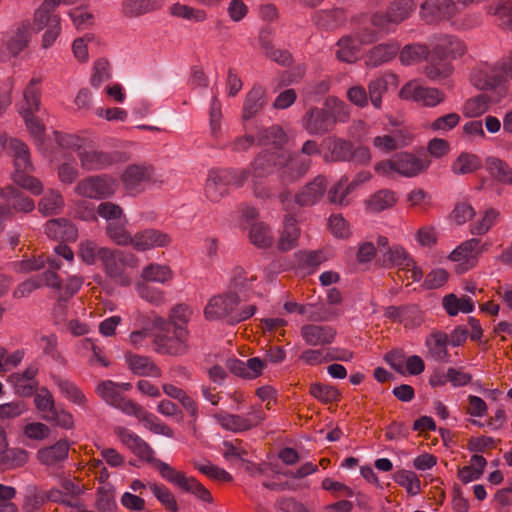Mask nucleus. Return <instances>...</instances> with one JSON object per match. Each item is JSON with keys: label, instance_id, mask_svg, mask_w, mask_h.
<instances>
[{"label": "nucleus", "instance_id": "1", "mask_svg": "<svg viewBox=\"0 0 512 512\" xmlns=\"http://www.w3.org/2000/svg\"><path fill=\"white\" fill-rule=\"evenodd\" d=\"M240 297L236 292H227L213 296L204 309L207 320L223 319L230 325H235L251 318L257 311L254 304L238 308Z\"/></svg>", "mask_w": 512, "mask_h": 512}, {"label": "nucleus", "instance_id": "2", "mask_svg": "<svg viewBox=\"0 0 512 512\" xmlns=\"http://www.w3.org/2000/svg\"><path fill=\"white\" fill-rule=\"evenodd\" d=\"M98 258L106 275L116 284L124 287L131 285V277L125 272V267L138 266V259L133 253L101 247L98 250Z\"/></svg>", "mask_w": 512, "mask_h": 512}, {"label": "nucleus", "instance_id": "3", "mask_svg": "<svg viewBox=\"0 0 512 512\" xmlns=\"http://www.w3.org/2000/svg\"><path fill=\"white\" fill-rule=\"evenodd\" d=\"M506 79H512V51L494 65L481 70L475 77V86L481 90L499 88L500 95L504 97L507 94V88L503 86Z\"/></svg>", "mask_w": 512, "mask_h": 512}, {"label": "nucleus", "instance_id": "4", "mask_svg": "<svg viewBox=\"0 0 512 512\" xmlns=\"http://www.w3.org/2000/svg\"><path fill=\"white\" fill-rule=\"evenodd\" d=\"M188 340V328L176 326L172 329V332L154 334V351L158 354L174 357L183 356L189 351Z\"/></svg>", "mask_w": 512, "mask_h": 512}, {"label": "nucleus", "instance_id": "5", "mask_svg": "<svg viewBox=\"0 0 512 512\" xmlns=\"http://www.w3.org/2000/svg\"><path fill=\"white\" fill-rule=\"evenodd\" d=\"M117 189L118 182L114 177L101 174L80 180L75 187V193L90 199H107L113 196Z\"/></svg>", "mask_w": 512, "mask_h": 512}, {"label": "nucleus", "instance_id": "6", "mask_svg": "<svg viewBox=\"0 0 512 512\" xmlns=\"http://www.w3.org/2000/svg\"><path fill=\"white\" fill-rule=\"evenodd\" d=\"M312 159L295 152H282L278 179L284 186L300 181L310 170Z\"/></svg>", "mask_w": 512, "mask_h": 512}, {"label": "nucleus", "instance_id": "7", "mask_svg": "<svg viewBox=\"0 0 512 512\" xmlns=\"http://www.w3.org/2000/svg\"><path fill=\"white\" fill-rule=\"evenodd\" d=\"M118 436L121 442L137 457L149 464H152L158 470L161 477H163L171 467L168 463L156 458L151 446L137 434L122 428L120 429Z\"/></svg>", "mask_w": 512, "mask_h": 512}, {"label": "nucleus", "instance_id": "8", "mask_svg": "<svg viewBox=\"0 0 512 512\" xmlns=\"http://www.w3.org/2000/svg\"><path fill=\"white\" fill-rule=\"evenodd\" d=\"M484 246H480V240L471 238L458 245L448 256V258L457 262L455 272L463 274L475 267L479 256L483 253Z\"/></svg>", "mask_w": 512, "mask_h": 512}, {"label": "nucleus", "instance_id": "9", "mask_svg": "<svg viewBox=\"0 0 512 512\" xmlns=\"http://www.w3.org/2000/svg\"><path fill=\"white\" fill-rule=\"evenodd\" d=\"M162 478L183 492L194 495L198 500L204 503H213L211 492L195 477H188L184 472L178 471L171 466Z\"/></svg>", "mask_w": 512, "mask_h": 512}, {"label": "nucleus", "instance_id": "10", "mask_svg": "<svg viewBox=\"0 0 512 512\" xmlns=\"http://www.w3.org/2000/svg\"><path fill=\"white\" fill-rule=\"evenodd\" d=\"M96 393L110 406H113L127 415L136 414L140 404L126 399L120 392V386L111 380L100 382L96 387Z\"/></svg>", "mask_w": 512, "mask_h": 512}, {"label": "nucleus", "instance_id": "11", "mask_svg": "<svg viewBox=\"0 0 512 512\" xmlns=\"http://www.w3.org/2000/svg\"><path fill=\"white\" fill-rule=\"evenodd\" d=\"M336 124L334 113L326 108L312 107L302 118V125L310 135H324Z\"/></svg>", "mask_w": 512, "mask_h": 512}, {"label": "nucleus", "instance_id": "12", "mask_svg": "<svg viewBox=\"0 0 512 512\" xmlns=\"http://www.w3.org/2000/svg\"><path fill=\"white\" fill-rule=\"evenodd\" d=\"M400 97L421 103L425 107H436L445 101L446 94L438 88L408 83L402 87Z\"/></svg>", "mask_w": 512, "mask_h": 512}, {"label": "nucleus", "instance_id": "13", "mask_svg": "<svg viewBox=\"0 0 512 512\" xmlns=\"http://www.w3.org/2000/svg\"><path fill=\"white\" fill-rule=\"evenodd\" d=\"M154 168L152 165L132 164L121 175L125 190L130 195H137L143 191V185L152 180Z\"/></svg>", "mask_w": 512, "mask_h": 512}, {"label": "nucleus", "instance_id": "14", "mask_svg": "<svg viewBox=\"0 0 512 512\" xmlns=\"http://www.w3.org/2000/svg\"><path fill=\"white\" fill-rule=\"evenodd\" d=\"M31 23L29 20L17 23L5 35L3 41V52H7L10 57H17L24 51L31 40Z\"/></svg>", "mask_w": 512, "mask_h": 512}, {"label": "nucleus", "instance_id": "15", "mask_svg": "<svg viewBox=\"0 0 512 512\" xmlns=\"http://www.w3.org/2000/svg\"><path fill=\"white\" fill-rule=\"evenodd\" d=\"M78 158L81 167L86 171H99L107 169L120 160V153L117 151L105 152L102 150H87L82 149L78 151Z\"/></svg>", "mask_w": 512, "mask_h": 512}, {"label": "nucleus", "instance_id": "16", "mask_svg": "<svg viewBox=\"0 0 512 512\" xmlns=\"http://www.w3.org/2000/svg\"><path fill=\"white\" fill-rule=\"evenodd\" d=\"M327 186L326 176L323 174L317 175L295 194V203L300 207H311L317 204L324 197Z\"/></svg>", "mask_w": 512, "mask_h": 512}, {"label": "nucleus", "instance_id": "17", "mask_svg": "<svg viewBox=\"0 0 512 512\" xmlns=\"http://www.w3.org/2000/svg\"><path fill=\"white\" fill-rule=\"evenodd\" d=\"M323 160L326 163L351 161L353 143L339 137H327L322 140Z\"/></svg>", "mask_w": 512, "mask_h": 512}, {"label": "nucleus", "instance_id": "18", "mask_svg": "<svg viewBox=\"0 0 512 512\" xmlns=\"http://www.w3.org/2000/svg\"><path fill=\"white\" fill-rule=\"evenodd\" d=\"M230 174L223 168L211 169L205 184V195L212 202H219L229 193Z\"/></svg>", "mask_w": 512, "mask_h": 512}, {"label": "nucleus", "instance_id": "19", "mask_svg": "<svg viewBox=\"0 0 512 512\" xmlns=\"http://www.w3.org/2000/svg\"><path fill=\"white\" fill-rule=\"evenodd\" d=\"M45 233L48 238L58 242H75L78 238L76 225L67 218H53L46 222Z\"/></svg>", "mask_w": 512, "mask_h": 512}, {"label": "nucleus", "instance_id": "20", "mask_svg": "<svg viewBox=\"0 0 512 512\" xmlns=\"http://www.w3.org/2000/svg\"><path fill=\"white\" fill-rule=\"evenodd\" d=\"M455 13L456 4L452 0H425L420 6V17L428 24Z\"/></svg>", "mask_w": 512, "mask_h": 512}, {"label": "nucleus", "instance_id": "21", "mask_svg": "<svg viewBox=\"0 0 512 512\" xmlns=\"http://www.w3.org/2000/svg\"><path fill=\"white\" fill-rule=\"evenodd\" d=\"M172 239L168 233L158 229H144L133 236L132 246L137 251H147L156 247L170 245Z\"/></svg>", "mask_w": 512, "mask_h": 512}, {"label": "nucleus", "instance_id": "22", "mask_svg": "<svg viewBox=\"0 0 512 512\" xmlns=\"http://www.w3.org/2000/svg\"><path fill=\"white\" fill-rule=\"evenodd\" d=\"M283 151L265 149L259 152L251 162L255 177H267L275 171L279 173Z\"/></svg>", "mask_w": 512, "mask_h": 512}, {"label": "nucleus", "instance_id": "23", "mask_svg": "<svg viewBox=\"0 0 512 512\" xmlns=\"http://www.w3.org/2000/svg\"><path fill=\"white\" fill-rule=\"evenodd\" d=\"M70 450L68 439H60L55 444L37 451L38 461L48 467H59L67 460Z\"/></svg>", "mask_w": 512, "mask_h": 512}, {"label": "nucleus", "instance_id": "24", "mask_svg": "<svg viewBox=\"0 0 512 512\" xmlns=\"http://www.w3.org/2000/svg\"><path fill=\"white\" fill-rule=\"evenodd\" d=\"M336 330L331 326L306 324L301 327V336L309 346H324L334 342Z\"/></svg>", "mask_w": 512, "mask_h": 512}, {"label": "nucleus", "instance_id": "25", "mask_svg": "<svg viewBox=\"0 0 512 512\" xmlns=\"http://www.w3.org/2000/svg\"><path fill=\"white\" fill-rule=\"evenodd\" d=\"M266 89L260 84H254L245 96L242 115L243 121H248L258 115L265 107Z\"/></svg>", "mask_w": 512, "mask_h": 512}, {"label": "nucleus", "instance_id": "26", "mask_svg": "<svg viewBox=\"0 0 512 512\" xmlns=\"http://www.w3.org/2000/svg\"><path fill=\"white\" fill-rule=\"evenodd\" d=\"M395 172L405 177H414L429 167V161L414 156L411 153L401 152L393 157Z\"/></svg>", "mask_w": 512, "mask_h": 512}, {"label": "nucleus", "instance_id": "27", "mask_svg": "<svg viewBox=\"0 0 512 512\" xmlns=\"http://www.w3.org/2000/svg\"><path fill=\"white\" fill-rule=\"evenodd\" d=\"M271 30L262 29L259 34V43L264 50L265 56L283 67H289L293 64L292 54L286 49H277L271 39Z\"/></svg>", "mask_w": 512, "mask_h": 512}, {"label": "nucleus", "instance_id": "28", "mask_svg": "<svg viewBox=\"0 0 512 512\" xmlns=\"http://www.w3.org/2000/svg\"><path fill=\"white\" fill-rule=\"evenodd\" d=\"M312 20L321 29L335 30L346 23L347 12L341 7L319 10L313 15Z\"/></svg>", "mask_w": 512, "mask_h": 512}, {"label": "nucleus", "instance_id": "29", "mask_svg": "<svg viewBox=\"0 0 512 512\" xmlns=\"http://www.w3.org/2000/svg\"><path fill=\"white\" fill-rule=\"evenodd\" d=\"M425 345L428 349L430 356L440 363H447L450 361V354L448 352L449 336L442 331H435L426 337Z\"/></svg>", "mask_w": 512, "mask_h": 512}, {"label": "nucleus", "instance_id": "30", "mask_svg": "<svg viewBox=\"0 0 512 512\" xmlns=\"http://www.w3.org/2000/svg\"><path fill=\"white\" fill-rule=\"evenodd\" d=\"M125 360L129 369L137 376H161V369L149 356L128 352L125 354Z\"/></svg>", "mask_w": 512, "mask_h": 512}, {"label": "nucleus", "instance_id": "31", "mask_svg": "<svg viewBox=\"0 0 512 512\" xmlns=\"http://www.w3.org/2000/svg\"><path fill=\"white\" fill-rule=\"evenodd\" d=\"M300 228L295 214L287 213L284 217V228L280 235L277 247L282 252L292 250L298 245Z\"/></svg>", "mask_w": 512, "mask_h": 512}, {"label": "nucleus", "instance_id": "32", "mask_svg": "<svg viewBox=\"0 0 512 512\" xmlns=\"http://www.w3.org/2000/svg\"><path fill=\"white\" fill-rule=\"evenodd\" d=\"M429 62L425 67V75L432 81L446 79L452 74L453 66L447 57L437 55L435 49L430 51Z\"/></svg>", "mask_w": 512, "mask_h": 512}, {"label": "nucleus", "instance_id": "33", "mask_svg": "<svg viewBox=\"0 0 512 512\" xmlns=\"http://www.w3.org/2000/svg\"><path fill=\"white\" fill-rule=\"evenodd\" d=\"M398 197L390 189H381L365 200V208L370 213H380L396 205Z\"/></svg>", "mask_w": 512, "mask_h": 512}, {"label": "nucleus", "instance_id": "34", "mask_svg": "<svg viewBox=\"0 0 512 512\" xmlns=\"http://www.w3.org/2000/svg\"><path fill=\"white\" fill-rule=\"evenodd\" d=\"M258 146H273L275 151H282V148L288 142V136L279 125H272L268 128L262 129L257 133Z\"/></svg>", "mask_w": 512, "mask_h": 512}, {"label": "nucleus", "instance_id": "35", "mask_svg": "<svg viewBox=\"0 0 512 512\" xmlns=\"http://www.w3.org/2000/svg\"><path fill=\"white\" fill-rule=\"evenodd\" d=\"M0 197L6 202H11L14 211L29 213L34 210L35 203L30 197L24 194L13 186H6L1 188Z\"/></svg>", "mask_w": 512, "mask_h": 512}, {"label": "nucleus", "instance_id": "36", "mask_svg": "<svg viewBox=\"0 0 512 512\" xmlns=\"http://www.w3.org/2000/svg\"><path fill=\"white\" fill-rule=\"evenodd\" d=\"M399 51L396 43H382L374 46L366 56V63L371 67H378L392 60Z\"/></svg>", "mask_w": 512, "mask_h": 512}, {"label": "nucleus", "instance_id": "37", "mask_svg": "<svg viewBox=\"0 0 512 512\" xmlns=\"http://www.w3.org/2000/svg\"><path fill=\"white\" fill-rule=\"evenodd\" d=\"M412 263L413 257L401 245H393L383 252L382 265L386 268L399 267L401 269H409Z\"/></svg>", "mask_w": 512, "mask_h": 512}, {"label": "nucleus", "instance_id": "38", "mask_svg": "<svg viewBox=\"0 0 512 512\" xmlns=\"http://www.w3.org/2000/svg\"><path fill=\"white\" fill-rule=\"evenodd\" d=\"M396 76L388 73L372 79L368 84V98L376 109L382 107V96L388 91L390 81H395Z\"/></svg>", "mask_w": 512, "mask_h": 512}, {"label": "nucleus", "instance_id": "39", "mask_svg": "<svg viewBox=\"0 0 512 512\" xmlns=\"http://www.w3.org/2000/svg\"><path fill=\"white\" fill-rule=\"evenodd\" d=\"M430 49L426 44L412 43L405 45L399 53V60L405 66L414 65L427 60Z\"/></svg>", "mask_w": 512, "mask_h": 512}, {"label": "nucleus", "instance_id": "40", "mask_svg": "<svg viewBox=\"0 0 512 512\" xmlns=\"http://www.w3.org/2000/svg\"><path fill=\"white\" fill-rule=\"evenodd\" d=\"M51 378L65 398L81 407L86 406L87 398L74 382L58 375H52Z\"/></svg>", "mask_w": 512, "mask_h": 512}, {"label": "nucleus", "instance_id": "41", "mask_svg": "<svg viewBox=\"0 0 512 512\" xmlns=\"http://www.w3.org/2000/svg\"><path fill=\"white\" fill-rule=\"evenodd\" d=\"M434 49L437 55L447 57L448 59H456L466 52L464 42L451 35L444 36L441 41L435 45Z\"/></svg>", "mask_w": 512, "mask_h": 512}, {"label": "nucleus", "instance_id": "42", "mask_svg": "<svg viewBox=\"0 0 512 512\" xmlns=\"http://www.w3.org/2000/svg\"><path fill=\"white\" fill-rule=\"evenodd\" d=\"M134 416L140 421L144 422L145 426L153 433L163 435L169 438L174 437L173 429L159 421L158 417L147 411L143 406H140L134 414Z\"/></svg>", "mask_w": 512, "mask_h": 512}, {"label": "nucleus", "instance_id": "43", "mask_svg": "<svg viewBox=\"0 0 512 512\" xmlns=\"http://www.w3.org/2000/svg\"><path fill=\"white\" fill-rule=\"evenodd\" d=\"M134 416L140 421L144 422L145 426L153 433L163 435L169 438L174 437L173 429L159 421L158 417L147 411L143 406H140L134 414Z\"/></svg>", "mask_w": 512, "mask_h": 512}, {"label": "nucleus", "instance_id": "44", "mask_svg": "<svg viewBox=\"0 0 512 512\" xmlns=\"http://www.w3.org/2000/svg\"><path fill=\"white\" fill-rule=\"evenodd\" d=\"M482 167V160L479 156L469 152H462L453 161L451 171L455 175L471 174Z\"/></svg>", "mask_w": 512, "mask_h": 512}, {"label": "nucleus", "instance_id": "45", "mask_svg": "<svg viewBox=\"0 0 512 512\" xmlns=\"http://www.w3.org/2000/svg\"><path fill=\"white\" fill-rule=\"evenodd\" d=\"M486 169L495 180L512 185V168L504 160L490 156L485 160Z\"/></svg>", "mask_w": 512, "mask_h": 512}, {"label": "nucleus", "instance_id": "46", "mask_svg": "<svg viewBox=\"0 0 512 512\" xmlns=\"http://www.w3.org/2000/svg\"><path fill=\"white\" fill-rule=\"evenodd\" d=\"M127 219L109 222L106 226V235L119 246H128L133 243V236L126 229Z\"/></svg>", "mask_w": 512, "mask_h": 512}, {"label": "nucleus", "instance_id": "47", "mask_svg": "<svg viewBox=\"0 0 512 512\" xmlns=\"http://www.w3.org/2000/svg\"><path fill=\"white\" fill-rule=\"evenodd\" d=\"M40 80L32 78L24 90V103L21 105V114H35L40 109L41 96L35 85L39 84Z\"/></svg>", "mask_w": 512, "mask_h": 512}, {"label": "nucleus", "instance_id": "48", "mask_svg": "<svg viewBox=\"0 0 512 512\" xmlns=\"http://www.w3.org/2000/svg\"><path fill=\"white\" fill-rule=\"evenodd\" d=\"M249 239L253 245L261 249L269 248L273 244L270 227L264 222H253L251 224Z\"/></svg>", "mask_w": 512, "mask_h": 512}, {"label": "nucleus", "instance_id": "49", "mask_svg": "<svg viewBox=\"0 0 512 512\" xmlns=\"http://www.w3.org/2000/svg\"><path fill=\"white\" fill-rule=\"evenodd\" d=\"M309 393L323 404L339 402L342 398L341 392L335 386L319 382L310 384Z\"/></svg>", "mask_w": 512, "mask_h": 512}, {"label": "nucleus", "instance_id": "50", "mask_svg": "<svg viewBox=\"0 0 512 512\" xmlns=\"http://www.w3.org/2000/svg\"><path fill=\"white\" fill-rule=\"evenodd\" d=\"M418 0H393L389 6L393 25H398L408 19L416 9Z\"/></svg>", "mask_w": 512, "mask_h": 512}, {"label": "nucleus", "instance_id": "51", "mask_svg": "<svg viewBox=\"0 0 512 512\" xmlns=\"http://www.w3.org/2000/svg\"><path fill=\"white\" fill-rule=\"evenodd\" d=\"M29 459V453L22 448H3L0 453V463L5 469H15L24 466Z\"/></svg>", "mask_w": 512, "mask_h": 512}, {"label": "nucleus", "instance_id": "52", "mask_svg": "<svg viewBox=\"0 0 512 512\" xmlns=\"http://www.w3.org/2000/svg\"><path fill=\"white\" fill-rule=\"evenodd\" d=\"M141 277L148 282L164 284L173 279L174 273L167 265L151 263L143 268Z\"/></svg>", "mask_w": 512, "mask_h": 512}, {"label": "nucleus", "instance_id": "53", "mask_svg": "<svg viewBox=\"0 0 512 512\" xmlns=\"http://www.w3.org/2000/svg\"><path fill=\"white\" fill-rule=\"evenodd\" d=\"M490 97L487 94H480L466 100L462 106V113L466 118H476L487 112Z\"/></svg>", "mask_w": 512, "mask_h": 512}, {"label": "nucleus", "instance_id": "54", "mask_svg": "<svg viewBox=\"0 0 512 512\" xmlns=\"http://www.w3.org/2000/svg\"><path fill=\"white\" fill-rule=\"evenodd\" d=\"M41 419L65 430H71L75 426L73 415L63 408L58 409L56 405L54 409L42 414Z\"/></svg>", "mask_w": 512, "mask_h": 512}, {"label": "nucleus", "instance_id": "55", "mask_svg": "<svg viewBox=\"0 0 512 512\" xmlns=\"http://www.w3.org/2000/svg\"><path fill=\"white\" fill-rule=\"evenodd\" d=\"M393 480L399 486L404 487L406 492L411 495H417L421 491V482L415 472L401 469L393 474Z\"/></svg>", "mask_w": 512, "mask_h": 512}, {"label": "nucleus", "instance_id": "56", "mask_svg": "<svg viewBox=\"0 0 512 512\" xmlns=\"http://www.w3.org/2000/svg\"><path fill=\"white\" fill-rule=\"evenodd\" d=\"M64 207V199L57 191H50L39 202V212L44 216L59 214Z\"/></svg>", "mask_w": 512, "mask_h": 512}, {"label": "nucleus", "instance_id": "57", "mask_svg": "<svg viewBox=\"0 0 512 512\" xmlns=\"http://www.w3.org/2000/svg\"><path fill=\"white\" fill-rule=\"evenodd\" d=\"M149 488L155 498L165 507L169 512H178L179 506L175 495L171 490L163 484L152 483Z\"/></svg>", "mask_w": 512, "mask_h": 512}, {"label": "nucleus", "instance_id": "58", "mask_svg": "<svg viewBox=\"0 0 512 512\" xmlns=\"http://www.w3.org/2000/svg\"><path fill=\"white\" fill-rule=\"evenodd\" d=\"M7 381L13 386L14 393L20 397H31L37 390L38 382L24 380L20 373H12Z\"/></svg>", "mask_w": 512, "mask_h": 512}, {"label": "nucleus", "instance_id": "59", "mask_svg": "<svg viewBox=\"0 0 512 512\" xmlns=\"http://www.w3.org/2000/svg\"><path fill=\"white\" fill-rule=\"evenodd\" d=\"M337 45V58L343 62L352 63L356 60V53L358 50V43L352 36L342 37Z\"/></svg>", "mask_w": 512, "mask_h": 512}, {"label": "nucleus", "instance_id": "60", "mask_svg": "<svg viewBox=\"0 0 512 512\" xmlns=\"http://www.w3.org/2000/svg\"><path fill=\"white\" fill-rule=\"evenodd\" d=\"M45 503L44 492L35 486L29 487L22 504V512H37Z\"/></svg>", "mask_w": 512, "mask_h": 512}, {"label": "nucleus", "instance_id": "61", "mask_svg": "<svg viewBox=\"0 0 512 512\" xmlns=\"http://www.w3.org/2000/svg\"><path fill=\"white\" fill-rule=\"evenodd\" d=\"M214 418L224 430L234 433L245 432L243 415L224 413L216 414Z\"/></svg>", "mask_w": 512, "mask_h": 512}, {"label": "nucleus", "instance_id": "62", "mask_svg": "<svg viewBox=\"0 0 512 512\" xmlns=\"http://www.w3.org/2000/svg\"><path fill=\"white\" fill-rule=\"evenodd\" d=\"M111 78L110 63L105 58H100L95 61L93 66V73L90 83L93 87L99 88L103 82Z\"/></svg>", "mask_w": 512, "mask_h": 512}, {"label": "nucleus", "instance_id": "63", "mask_svg": "<svg viewBox=\"0 0 512 512\" xmlns=\"http://www.w3.org/2000/svg\"><path fill=\"white\" fill-rule=\"evenodd\" d=\"M12 178L15 184L30 191L34 195H40L43 192L42 182L28 173H13Z\"/></svg>", "mask_w": 512, "mask_h": 512}, {"label": "nucleus", "instance_id": "64", "mask_svg": "<svg viewBox=\"0 0 512 512\" xmlns=\"http://www.w3.org/2000/svg\"><path fill=\"white\" fill-rule=\"evenodd\" d=\"M96 507L99 512H115L117 505L114 491L112 489L99 487L97 489Z\"/></svg>", "mask_w": 512, "mask_h": 512}]
</instances>
